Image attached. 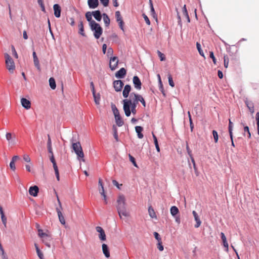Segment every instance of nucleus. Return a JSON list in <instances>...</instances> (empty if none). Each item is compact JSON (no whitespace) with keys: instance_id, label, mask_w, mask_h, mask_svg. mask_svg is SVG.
Returning <instances> with one entry per match:
<instances>
[{"instance_id":"64","label":"nucleus","mask_w":259,"mask_h":259,"mask_svg":"<svg viewBox=\"0 0 259 259\" xmlns=\"http://www.w3.org/2000/svg\"><path fill=\"white\" fill-rule=\"evenodd\" d=\"M1 255H2V257L3 259H8L7 255V254L5 253V251H3L1 252Z\"/></svg>"},{"instance_id":"53","label":"nucleus","mask_w":259,"mask_h":259,"mask_svg":"<svg viewBox=\"0 0 259 259\" xmlns=\"http://www.w3.org/2000/svg\"><path fill=\"white\" fill-rule=\"evenodd\" d=\"M222 241H223V243L224 246L226 248V251H228V248H229V244H228V243L227 242V239H226L225 240H223Z\"/></svg>"},{"instance_id":"29","label":"nucleus","mask_w":259,"mask_h":259,"mask_svg":"<svg viewBox=\"0 0 259 259\" xmlns=\"http://www.w3.org/2000/svg\"><path fill=\"white\" fill-rule=\"evenodd\" d=\"M115 121H116V124L118 126H121L123 124V123H124L123 121L122 120L120 116L115 117Z\"/></svg>"},{"instance_id":"47","label":"nucleus","mask_w":259,"mask_h":259,"mask_svg":"<svg viewBox=\"0 0 259 259\" xmlns=\"http://www.w3.org/2000/svg\"><path fill=\"white\" fill-rule=\"evenodd\" d=\"M38 235L41 238H42V237H44V236L48 234L47 233H44L43 231L41 229H38Z\"/></svg>"},{"instance_id":"20","label":"nucleus","mask_w":259,"mask_h":259,"mask_svg":"<svg viewBox=\"0 0 259 259\" xmlns=\"http://www.w3.org/2000/svg\"><path fill=\"white\" fill-rule=\"evenodd\" d=\"M131 90V85H128V84L125 85L124 88L123 92H122L123 96L124 98H126L128 96L129 93H130Z\"/></svg>"},{"instance_id":"28","label":"nucleus","mask_w":259,"mask_h":259,"mask_svg":"<svg viewBox=\"0 0 259 259\" xmlns=\"http://www.w3.org/2000/svg\"><path fill=\"white\" fill-rule=\"evenodd\" d=\"M170 213L172 216H175L179 212V209L177 207L173 206L170 208Z\"/></svg>"},{"instance_id":"3","label":"nucleus","mask_w":259,"mask_h":259,"mask_svg":"<svg viewBox=\"0 0 259 259\" xmlns=\"http://www.w3.org/2000/svg\"><path fill=\"white\" fill-rule=\"evenodd\" d=\"M71 147L74 152L76 154L78 160L84 162V155L80 142H72Z\"/></svg>"},{"instance_id":"50","label":"nucleus","mask_w":259,"mask_h":259,"mask_svg":"<svg viewBox=\"0 0 259 259\" xmlns=\"http://www.w3.org/2000/svg\"><path fill=\"white\" fill-rule=\"evenodd\" d=\"M100 1L105 7H107L109 5V0H100Z\"/></svg>"},{"instance_id":"43","label":"nucleus","mask_w":259,"mask_h":259,"mask_svg":"<svg viewBox=\"0 0 259 259\" xmlns=\"http://www.w3.org/2000/svg\"><path fill=\"white\" fill-rule=\"evenodd\" d=\"M196 47H197V50H198L200 55L201 56L204 57V53H203L202 50L201 49V45H200V44L199 43H198V42H197L196 43Z\"/></svg>"},{"instance_id":"52","label":"nucleus","mask_w":259,"mask_h":259,"mask_svg":"<svg viewBox=\"0 0 259 259\" xmlns=\"http://www.w3.org/2000/svg\"><path fill=\"white\" fill-rule=\"evenodd\" d=\"M23 159L25 161L27 162H30V158L29 156L27 154H24L23 156Z\"/></svg>"},{"instance_id":"31","label":"nucleus","mask_w":259,"mask_h":259,"mask_svg":"<svg viewBox=\"0 0 259 259\" xmlns=\"http://www.w3.org/2000/svg\"><path fill=\"white\" fill-rule=\"evenodd\" d=\"M148 212H149V215L150 216V217L151 218H156L155 212L151 206L149 207Z\"/></svg>"},{"instance_id":"12","label":"nucleus","mask_w":259,"mask_h":259,"mask_svg":"<svg viewBox=\"0 0 259 259\" xmlns=\"http://www.w3.org/2000/svg\"><path fill=\"white\" fill-rule=\"evenodd\" d=\"M38 191L39 189L37 186H31L29 188V193L30 195L36 197L37 196Z\"/></svg>"},{"instance_id":"39","label":"nucleus","mask_w":259,"mask_h":259,"mask_svg":"<svg viewBox=\"0 0 259 259\" xmlns=\"http://www.w3.org/2000/svg\"><path fill=\"white\" fill-rule=\"evenodd\" d=\"M33 61H34V66L36 67V68L37 69V70L38 71H40V66L38 58L33 59Z\"/></svg>"},{"instance_id":"4","label":"nucleus","mask_w":259,"mask_h":259,"mask_svg":"<svg viewBox=\"0 0 259 259\" xmlns=\"http://www.w3.org/2000/svg\"><path fill=\"white\" fill-rule=\"evenodd\" d=\"M92 22V24L90 25L91 30L94 31V35L96 39L100 37L103 32L102 28L101 26L95 21Z\"/></svg>"},{"instance_id":"42","label":"nucleus","mask_w":259,"mask_h":259,"mask_svg":"<svg viewBox=\"0 0 259 259\" xmlns=\"http://www.w3.org/2000/svg\"><path fill=\"white\" fill-rule=\"evenodd\" d=\"M168 79L169 84L171 87H175V83H174V82L173 81L172 77V76H171V75L170 74H168Z\"/></svg>"},{"instance_id":"5","label":"nucleus","mask_w":259,"mask_h":259,"mask_svg":"<svg viewBox=\"0 0 259 259\" xmlns=\"http://www.w3.org/2000/svg\"><path fill=\"white\" fill-rule=\"evenodd\" d=\"M5 58L6 59L7 68L8 69L10 72L13 73L15 68V66L13 60L8 54H6L5 55Z\"/></svg>"},{"instance_id":"16","label":"nucleus","mask_w":259,"mask_h":259,"mask_svg":"<svg viewBox=\"0 0 259 259\" xmlns=\"http://www.w3.org/2000/svg\"><path fill=\"white\" fill-rule=\"evenodd\" d=\"M126 73V70L124 68H121L115 73V76L117 78H123Z\"/></svg>"},{"instance_id":"41","label":"nucleus","mask_w":259,"mask_h":259,"mask_svg":"<svg viewBox=\"0 0 259 259\" xmlns=\"http://www.w3.org/2000/svg\"><path fill=\"white\" fill-rule=\"evenodd\" d=\"M212 133L214 142L215 143H217L218 142V139H219L218 133L216 131L213 130Z\"/></svg>"},{"instance_id":"14","label":"nucleus","mask_w":259,"mask_h":259,"mask_svg":"<svg viewBox=\"0 0 259 259\" xmlns=\"http://www.w3.org/2000/svg\"><path fill=\"white\" fill-rule=\"evenodd\" d=\"M42 242L48 247H51L50 242L52 241V238L49 234H47L41 238Z\"/></svg>"},{"instance_id":"27","label":"nucleus","mask_w":259,"mask_h":259,"mask_svg":"<svg viewBox=\"0 0 259 259\" xmlns=\"http://www.w3.org/2000/svg\"><path fill=\"white\" fill-rule=\"evenodd\" d=\"M182 10H183V13L184 16H185L186 17V18H187V22L189 23L190 22V19L189 17V15H188V12H187V10L186 9V5L184 6V7L182 9Z\"/></svg>"},{"instance_id":"56","label":"nucleus","mask_w":259,"mask_h":259,"mask_svg":"<svg viewBox=\"0 0 259 259\" xmlns=\"http://www.w3.org/2000/svg\"><path fill=\"white\" fill-rule=\"evenodd\" d=\"M244 131L245 132H247V134H248V138H250L251 137V134H250V133L249 132V127L248 126H245L244 127Z\"/></svg>"},{"instance_id":"34","label":"nucleus","mask_w":259,"mask_h":259,"mask_svg":"<svg viewBox=\"0 0 259 259\" xmlns=\"http://www.w3.org/2000/svg\"><path fill=\"white\" fill-rule=\"evenodd\" d=\"M1 215V219L3 225L5 227H7V218L5 217L4 211L0 212Z\"/></svg>"},{"instance_id":"9","label":"nucleus","mask_w":259,"mask_h":259,"mask_svg":"<svg viewBox=\"0 0 259 259\" xmlns=\"http://www.w3.org/2000/svg\"><path fill=\"white\" fill-rule=\"evenodd\" d=\"M7 140L9 142V144L14 145L16 144L15 135L11 133H7L6 135Z\"/></svg>"},{"instance_id":"36","label":"nucleus","mask_w":259,"mask_h":259,"mask_svg":"<svg viewBox=\"0 0 259 259\" xmlns=\"http://www.w3.org/2000/svg\"><path fill=\"white\" fill-rule=\"evenodd\" d=\"M112 109L115 117L120 116L118 110L117 109V108L116 107V106L115 105L112 106Z\"/></svg>"},{"instance_id":"24","label":"nucleus","mask_w":259,"mask_h":259,"mask_svg":"<svg viewBox=\"0 0 259 259\" xmlns=\"http://www.w3.org/2000/svg\"><path fill=\"white\" fill-rule=\"evenodd\" d=\"M48 140L47 142V148L48 152L50 154H52L53 150L52 147V142L50 136L49 135H48Z\"/></svg>"},{"instance_id":"49","label":"nucleus","mask_w":259,"mask_h":259,"mask_svg":"<svg viewBox=\"0 0 259 259\" xmlns=\"http://www.w3.org/2000/svg\"><path fill=\"white\" fill-rule=\"evenodd\" d=\"M154 236L155 238V239L157 240L158 242L161 241V238L159 235V234L157 232H154Z\"/></svg>"},{"instance_id":"17","label":"nucleus","mask_w":259,"mask_h":259,"mask_svg":"<svg viewBox=\"0 0 259 259\" xmlns=\"http://www.w3.org/2000/svg\"><path fill=\"white\" fill-rule=\"evenodd\" d=\"M192 214L194 216L195 221L196 222V224L195 225V227L197 228L200 226L201 224V221H200L197 213L195 210L192 211Z\"/></svg>"},{"instance_id":"44","label":"nucleus","mask_w":259,"mask_h":259,"mask_svg":"<svg viewBox=\"0 0 259 259\" xmlns=\"http://www.w3.org/2000/svg\"><path fill=\"white\" fill-rule=\"evenodd\" d=\"M128 156H129V158H130V161L133 163V164H134V165L135 167H137L138 165H137V164L136 163V162L135 158L133 156H132L131 154H129Z\"/></svg>"},{"instance_id":"13","label":"nucleus","mask_w":259,"mask_h":259,"mask_svg":"<svg viewBox=\"0 0 259 259\" xmlns=\"http://www.w3.org/2000/svg\"><path fill=\"white\" fill-rule=\"evenodd\" d=\"M21 103L22 106L26 109H29L31 107V103L30 101L26 99V98H22L21 99Z\"/></svg>"},{"instance_id":"62","label":"nucleus","mask_w":259,"mask_h":259,"mask_svg":"<svg viewBox=\"0 0 259 259\" xmlns=\"http://www.w3.org/2000/svg\"><path fill=\"white\" fill-rule=\"evenodd\" d=\"M113 49L111 48H108L107 50V55L108 56L111 55L113 54Z\"/></svg>"},{"instance_id":"45","label":"nucleus","mask_w":259,"mask_h":259,"mask_svg":"<svg viewBox=\"0 0 259 259\" xmlns=\"http://www.w3.org/2000/svg\"><path fill=\"white\" fill-rule=\"evenodd\" d=\"M224 66L225 68H227L229 64V58L227 56H224Z\"/></svg>"},{"instance_id":"1","label":"nucleus","mask_w":259,"mask_h":259,"mask_svg":"<svg viewBox=\"0 0 259 259\" xmlns=\"http://www.w3.org/2000/svg\"><path fill=\"white\" fill-rule=\"evenodd\" d=\"M125 198L123 195L118 196L117 200V210L118 215L120 219L122 216L128 217L130 216V213L126 209Z\"/></svg>"},{"instance_id":"11","label":"nucleus","mask_w":259,"mask_h":259,"mask_svg":"<svg viewBox=\"0 0 259 259\" xmlns=\"http://www.w3.org/2000/svg\"><path fill=\"white\" fill-rule=\"evenodd\" d=\"M133 81L135 88L137 90H141L142 83L139 78L137 76H135L133 77Z\"/></svg>"},{"instance_id":"59","label":"nucleus","mask_w":259,"mask_h":259,"mask_svg":"<svg viewBox=\"0 0 259 259\" xmlns=\"http://www.w3.org/2000/svg\"><path fill=\"white\" fill-rule=\"evenodd\" d=\"M10 168L13 170H15L16 169L15 165V162L11 161L10 163Z\"/></svg>"},{"instance_id":"58","label":"nucleus","mask_w":259,"mask_h":259,"mask_svg":"<svg viewBox=\"0 0 259 259\" xmlns=\"http://www.w3.org/2000/svg\"><path fill=\"white\" fill-rule=\"evenodd\" d=\"M118 24H119V27L120 28V29L124 31V27H123V25H124V22L123 20H121V21H119L118 22Z\"/></svg>"},{"instance_id":"6","label":"nucleus","mask_w":259,"mask_h":259,"mask_svg":"<svg viewBox=\"0 0 259 259\" xmlns=\"http://www.w3.org/2000/svg\"><path fill=\"white\" fill-rule=\"evenodd\" d=\"M128 100H131L136 105H137L138 102L140 101L141 102L144 107L146 106V102L143 97L140 95L132 93L131 94L130 99Z\"/></svg>"},{"instance_id":"48","label":"nucleus","mask_w":259,"mask_h":259,"mask_svg":"<svg viewBox=\"0 0 259 259\" xmlns=\"http://www.w3.org/2000/svg\"><path fill=\"white\" fill-rule=\"evenodd\" d=\"M143 17L146 23V24L148 25H150V21L148 18V17H147V16L146 15H145V14H143Z\"/></svg>"},{"instance_id":"63","label":"nucleus","mask_w":259,"mask_h":259,"mask_svg":"<svg viewBox=\"0 0 259 259\" xmlns=\"http://www.w3.org/2000/svg\"><path fill=\"white\" fill-rule=\"evenodd\" d=\"M37 254L40 259H44V254L41 251L39 252L38 251V252L37 253Z\"/></svg>"},{"instance_id":"40","label":"nucleus","mask_w":259,"mask_h":259,"mask_svg":"<svg viewBox=\"0 0 259 259\" xmlns=\"http://www.w3.org/2000/svg\"><path fill=\"white\" fill-rule=\"evenodd\" d=\"M115 18L117 22L123 20L120 12L119 11L115 12Z\"/></svg>"},{"instance_id":"57","label":"nucleus","mask_w":259,"mask_h":259,"mask_svg":"<svg viewBox=\"0 0 259 259\" xmlns=\"http://www.w3.org/2000/svg\"><path fill=\"white\" fill-rule=\"evenodd\" d=\"M158 54L159 57L160 58L161 61H163L165 60V57L163 54L161 53L159 51H158Z\"/></svg>"},{"instance_id":"55","label":"nucleus","mask_w":259,"mask_h":259,"mask_svg":"<svg viewBox=\"0 0 259 259\" xmlns=\"http://www.w3.org/2000/svg\"><path fill=\"white\" fill-rule=\"evenodd\" d=\"M209 56L212 59L213 63L214 64H215L217 60H216V59H215V57H214V56L213 55V53L212 52H210Z\"/></svg>"},{"instance_id":"61","label":"nucleus","mask_w":259,"mask_h":259,"mask_svg":"<svg viewBox=\"0 0 259 259\" xmlns=\"http://www.w3.org/2000/svg\"><path fill=\"white\" fill-rule=\"evenodd\" d=\"M50 159L52 163L56 162V160H55V159L54 156L53 152H52V154H51V156H50Z\"/></svg>"},{"instance_id":"18","label":"nucleus","mask_w":259,"mask_h":259,"mask_svg":"<svg viewBox=\"0 0 259 259\" xmlns=\"http://www.w3.org/2000/svg\"><path fill=\"white\" fill-rule=\"evenodd\" d=\"M88 3L89 7L91 9H95L99 5L98 0H88Z\"/></svg>"},{"instance_id":"8","label":"nucleus","mask_w":259,"mask_h":259,"mask_svg":"<svg viewBox=\"0 0 259 259\" xmlns=\"http://www.w3.org/2000/svg\"><path fill=\"white\" fill-rule=\"evenodd\" d=\"M118 59L116 57H111L110 60L109 67L112 70H114L117 67Z\"/></svg>"},{"instance_id":"10","label":"nucleus","mask_w":259,"mask_h":259,"mask_svg":"<svg viewBox=\"0 0 259 259\" xmlns=\"http://www.w3.org/2000/svg\"><path fill=\"white\" fill-rule=\"evenodd\" d=\"M113 87L116 92H120L124 85L123 82L121 80H115L113 82Z\"/></svg>"},{"instance_id":"25","label":"nucleus","mask_w":259,"mask_h":259,"mask_svg":"<svg viewBox=\"0 0 259 259\" xmlns=\"http://www.w3.org/2000/svg\"><path fill=\"white\" fill-rule=\"evenodd\" d=\"M92 15L93 13H91L90 12H88L85 14V17L88 21L90 23V25H91L92 24V22L95 21L92 19Z\"/></svg>"},{"instance_id":"23","label":"nucleus","mask_w":259,"mask_h":259,"mask_svg":"<svg viewBox=\"0 0 259 259\" xmlns=\"http://www.w3.org/2000/svg\"><path fill=\"white\" fill-rule=\"evenodd\" d=\"M94 18L98 21H100L102 19V15L100 11L97 10L92 12Z\"/></svg>"},{"instance_id":"15","label":"nucleus","mask_w":259,"mask_h":259,"mask_svg":"<svg viewBox=\"0 0 259 259\" xmlns=\"http://www.w3.org/2000/svg\"><path fill=\"white\" fill-rule=\"evenodd\" d=\"M53 9L54 11V15L57 18H59L61 16V9L58 4H55L53 6Z\"/></svg>"},{"instance_id":"35","label":"nucleus","mask_w":259,"mask_h":259,"mask_svg":"<svg viewBox=\"0 0 259 259\" xmlns=\"http://www.w3.org/2000/svg\"><path fill=\"white\" fill-rule=\"evenodd\" d=\"M229 132L231 140L232 141V131H233V123L231 122V120L229 119Z\"/></svg>"},{"instance_id":"33","label":"nucleus","mask_w":259,"mask_h":259,"mask_svg":"<svg viewBox=\"0 0 259 259\" xmlns=\"http://www.w3.org/2000/svg\"><path fill=\"white\" fill-rule=\"evenodd\" d=\"M78 27H79V33L82 36H85V34L84 33V29H83V23L82 21H80L79 22V24H78Z\"/></svg>"},{"instance_id":"7","label":"nucleus","mask_w":259,"mask_h":259,"mask_svg":"<svg viewBox=\"0 0 259 259\" xmlns=\"http://www.w3.org/2000/svg\"><path fill=\"white\" fill-rule=\"evenodd\" d=\"M96 231L99 233V238L102 241H104L106 240V236L103 229L100 226L96 227Z\"/></svg>"},{"instance_id":"51","label":"nucleus","mask_w":259,"mask_h":259,"mask_svg":"<svg viewBox=\"0 0 259 259\" xmlns=\"http://www.w3.org/2000/svg\"><path fill=\"white\" fill-rule=\"evenodd\" d=\"M157 248L160 251H163L164 249L163 246L162 245V241L158 242Z\"/></svg>"},{"instance_id":"54","label":"nucleus","mask_w":259,"mask_h":259,"mask_svg":"<svg viewBox=\"0 0 259 259\" xmlns=\"http://www.w3.org/2000/svg\"><path fill=\"white\" fill-rule=\"evenodd\" d=\"M150 11L151 15L153 16L154 18H155L156 16V15L153 5H151V7L150 8Z\"/></svg>"},{"instance_id":"2","label":"nucleus","mask_w":259,"mask_h":259,"mask_svg":"<svg viewBox=\"0 0 259 259\" xmlns=\"http://www.w3.org/2000/svg\"><path fill=\"white\" fill-rule=\"evenodd\" d=\"M123 109L125 115L129 117L132 113L134 115L137 114V105L131 100L127 99L123 100Z\"/></svg>"},{"instance_id":"22","label":"nucleus","mask_w":259,"mask_h":259,"mask_svg":"<svg viewBox=\"0 0 259 259\" xmlns=\"http://www.w3.org/2000/svg\"><path fill=\"white\" fill-rule=\"evenodd\" d=\"M136 132L138 134V137L139 139H142L144 137L142 134V132L143 130V128L141 126H136L135 127Z\"/></svg>"},{"instance_id":"21","label":"nucleus","mask_w":259,"mask_h":259,"mask_svg":"<svg viewBox=\"0 0 259 259\" xmlns=\"http://www.w3.org/2000/svg\"><path fill=\"white\" fill-rule=\"evenodd\" d=\"M102 250L105 256L108 258L110 256V252L109 251L108 247L106 244H103L102 245Z\"/></svg>"},{"instance_id":"26","label":"nucleus","mask_w":259,"mask_h":259,"mask_svg":"<svg viewBox=\"0 0 259 259\" xmlns=\"http://www.w3.org/2000/svg\"><path fill=\"white\" fill-rule=\"evenodd\" d=\"M102 16L105 26H108L110 22V20L108 16L106 13H103Z\"/></svg>"},{"instance_id":"37","label":"nucleus","mask_w":259,"mask_h":259,"mask_svg":"<svg viewBox=\"0 0 259 259\" xmlns=\"http://www.w3.org/2000/svg\"><path fill=\"white\" fill-rule=\"evenodd\" d=\"M92 93H93V97H94V101H95V103L97 105L99 104V103H100V95H96L95 92H93Z\"/></svg>"},{"instance_id":"30","label":"nucleus","mask_w":259,"mask_h":259,"mask_svg":"<svg viewBox=\"0 0 259 259\" xmlns=\"http://www.w3.org/2000/svg\"><path fill=\"white\" fill-rule=\"evenodd\" d=\"M49 84L51 89L54 90L56 89V82L54 78L51 77L49 79Z\"/></svg>"},{"instance_id":"32","label":"nucleus","mask_w":259,"mask_h":259,"mask_svg":"<svg viewBox=\"0 0 259 259\" xmlns=\"http://www.w3.org/2000/svg\"><path fill=\"white\" fill-rule=\"evenodd\" d=\"M245 104L246 105V106H247V107L248 108L250 112L251 113H253L254 112V106H253V104L251 102H245Z\"/></svg>"},{"instance_id":"60","label":"nucleus","mask_w":259,"mask_h":259,"mask_svg":"<svg viewBox=\"0 0 259 259\" xmlns=\"http://www.w3.org/2000/svg\"><path fill=\"white\" fill-rule=\"evenodd\" d=\"M186 150H187V153H188V155H189V156L191 157V156L192 155V152H191V150H190L188 144L186 145Z\"/></svg>"},{"instance_id":"38","label":"nucleus","mask_w":259,"mask_h":259,"mask_svg":"<svg viewBox=\"0 0 259 259\" xmlns=\"http://www.w3.org/2000/svg\"><path fill=\"white\" fill-rule=\"evenodd\" d=\"M152 136H153V139H154V144H155V147H156V150H157V151L158 152H159L160 151V148H159V145H158V141H157V138H156V137L155 136V135L154 134H152Z\"/></svg>"},{"instance_id":"19","label":"nucleus","mask_w":259,"mask_h":259,"mask_svg":"<svg viewBox=\"0 0 259 259\" xmlns=\"http://www.w3.org/2000/svg\"><path fill=\"white\" fill-rule=\"evenodd\" d=\"M56 211L57 212L58 218H59L60 223L63 225H65V220L61 211L60 209L58 207L56 208Z\"/></svg>"},{"instance_id":"46","label":"nucleus","mask_w":259,"mask_h":259,"mask_svg":"<svg viewBox=\"0 0 259 259\" xmlns=\"http://www.w3.org/2000/svg\"><path fill=\"white\" fill-rule=\"evenodd\" d=\"M256 120L257 121V134L259 135V112H257L256 114Z\"/></svg>"}]
</instances>
